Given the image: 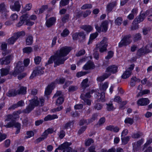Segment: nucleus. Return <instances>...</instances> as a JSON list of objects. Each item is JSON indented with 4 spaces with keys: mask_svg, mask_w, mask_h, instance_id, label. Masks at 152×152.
Returning a JSON list of instances; mask_svg holds the SVG:
<instances>
[{
    "mask_svg": "<svg viewBox=\"0 0 152 152\" xmlns=\"http://www.w3.org/2000/svg\"><path fill=\"white\" fill-rule=\"evenodd\" d=\"M69 47L64 46L60 48V50L57 51L54 56H51L49 59L46 65L50 64L53 63H54L55 67L57 66L63 64L66 59L64 57L66 56L71 51Z\"/></svg>",
    "mask_w": 152,
    "mask_h": 152,
    "instance_id": "nucleus-1",
    "label": "nucleus"
},
{
    "mask_svg": "<svg viewBox=\"0 0 152 152\" xmlns=\"http://www.w3.org/2000/svg\"><path fill=\"white\" fill-rule=\"evenodd\" d=\"M29 101L30 103L23 111L25 113H29L33 110L35 107L42 106L44 105L45 100L42 98H40L38 100L37 97L35 96L34 99L29 100Z\"/></svg>",
    "mask_w": 152,
    "mask_h": 152,
    "instance_id": "nucleus-2",
    "label": "nucleus"
},
{
    "mask_svg": "<svg viewBox=\"0 0 152 152\" xmlns=\"http://www.w3.org/2000/svg\"><path fill=\"white\" fill-rule=\"evenodd\" d=\"M131 37L130 34L124 36L118 43V47L121 48L123 46H126L129 45L132 42V40L131 39Z\"/></svg>",
    "mask_w": 152,
    "mask_h": 152,
    "instance_id": "nucleus-3",
    "label": "nucleus"
},
{
    "mask_svg": "<svg viewBox=\"0 0 152 152\" xmlns=\"http://www.w3.org/2000/svg\"><path fill=\"white\" fill-rule=\"evenodd\" d=\"M107 40V38L104 37L100 43L96 45V48L99 49L100 53H103L107 50V47L108 45Z\"/></svg>",
    "mask_w": 152,
    "mask_h": 152,
    "instance_id": "nucleus-4",
    "label": "nucleus"
},
{
    "mask_svg": "<svg viewBox=\"0 0 152 152\" xmlns=\"http://www.w3.org/2000/svg\"><path fill=\"white\" fill-rule=\"evenodd\" d=\"M24 67L21 61L18 63L16 66L15 68L14 71L11 72L12 75L15 77L21 72L23 71Z\"/></svg>",
    "mask_w": 152,
    "mask_h": 152,
    "instance_id": "nucleus-5",
    "label": "nucleus"
},
{
    "mask_svg": "<svg viewBox=\"0 0 152 152\" xmlns=\"http://www.w3.org/2000/svg\"><path fill=\"white\" fill-rule=\"evenodd\" d=\"M80 97L81 99L84 101L85 103L86 104L88 105H91V101L88 99L91 97L90 93L88 92L86 93L85 94H82Z\"/></svg>",
    "mask_w": 152,
    "mask_h": 152,
    "instance_id": "nucleus-6",
    "label": "nucleus"
},
{
    "mask_svg": "<svg viewBox=\"0 0 152 152\" xmlns=\"http://www.w3.org/2000/svg\"><path fill=\"white\" fill-rule=\"evenodd\" d=\"M145 17V12L142 13L141 12L140 15L134 20L133 22L135 24L139 23L143 21Z\"/></svg>",
    "mask_w": 152,
    "mask_h": 152,
    "instance_id": "nucleus-7",
    "label": "nucleus"
},
{
    "mask_svg": "<svg viewBox=\"0 0 152 152\" xmlns=\"http://www.w3.org/2000/svg\"><path fill=\"white\" fill-rule=\"evenodd\" d=\"M12 57V54H10L8 56L4 57L0 59V64L1 65H7L10 62L11 59Z\"/></svg>",
    "mask_w": 152,
    "mask_h": 152,
    "instance_id": "nucleus-8",
    "label": "nucleus"
},
{
    "mask_svg": "<svg viewBox=\"0 0 152 152\" xmlns=\"http://www.w3.org/2000/svg\"><path fill=\"white\" fill-rule=\"evenodd\" d=\"M150 103V100L146 98H142L139 99L137 102L138 106H144L148 105Z\"/></svg>",
    "mask_w": 152,
    "mask_h": 152,
    "instance_id": "nucleus-9",
    "label": "nucleus"
},
{
    "mask_svg": "<svg viewBox=\"0 0 152 152\" xmlns=\"http://www.w3.org/2000/svg\"><path fill=\"white\" fill-rule=\"evenodd\" d=\"M44 73V71L41 67H37L33 71V73L30 77V79L38 75L43 74Z\"/></svg>",
    "mask_w": 152,
    "mask_h": 152,
    "instance_id": "nucleus-10",
    "label": "nucleus"
},
{
    "mask_svg": "<svg viewBox=\"0 0 152 152\" xmlns=\"http://www.w3.org/2000/svg\"><path fill=\"white\" fill-rule=\"evenodd\" d=\"M64 145L63 146V152H77L76 150L73 149L69 147L71 143L67 142L64 143Z\"/></svg>",
    "mask_w": 152,
    "mask_h": 152,
    "instance_id": "nucleus-11",
    "label": "nucleus"
},
{
    "mask_svg": "<svg viewBox=\"0 0 152 152\" xmlns=\"http://www.w3.org/2000/svg\"><path fill=\"white\" fill-rule=\"evenodd\" d=\"M118 67L115 65L109 66L106 69L105 72L111 74H115L118 72Z\"/></svg>",
    "mask_w": 152,
    "mask_h": 152,
    "instance_id": "nucleus-12",
    "label": "nucleus"
},
{
    "mask_svg": "<svg viewBox=\"0 0 152 152\" xmlns=\"http://www.w3.org/2000/svg\"><path fill=\"white\" fill-rule=\"evenodd\" d=\"M56 18L55 17H52L47 19L46 22L45 24L46 26L48 27H50L54 25L56 23Z\"/></svg>",
    "mask_w": 152,
    "mask_h": 152,
    "instance_id": "nucleus-13",
    "label": "nucleus"
},
{
    "mask_svg": "<svg viewBox=\"0 0 152 152\" xmlns=\"http://www.w3.org/2000/svg\"><path fill=\"white\" fill-rule=\"evenodd\" d=\"M96 97L97 99L98 102L101 101L102 102H104L105 100V94L104 92L101 93L97 92L96 94Z\"/></svg>",
    "mask_w": 152,
    "mask_h": 152,
    "instance_id": "nucleus-14",
    "label": "nucleus"
},
{
    "mask_svg": "<svg viewBox=\"0 0 152 152\" xmlns=\"http://www.w3.org/2000/svg\"><path fill=\"white\" fill-rule=\"evenodd\" d=\"M116 5L117 3L115 1L109 3L106 6V11L107 12L109 13L111 12L112 10L116 6Z\"/></svg>",
    "mask_w": 152,
    "mask_h": 152,
    "instance_id": "nucleus-15",
    "label": "nucleus"
},
{
    "mask_svg": "<svg viewBox=\"0 0 152 152\" xmlns=\"http://www.w3.org/2000/svg\"><path fill=\"white\" fill-rule=\"evenodd\" d=\"M110 75L111 74L110 73H104L102 76L98 77L97 78L96 80L98 82H101L104 81L105 79L108 78Z\"/></svg>",
    "mask_w": 152,
    "mask_h": 152,
    "instance_id": "nucleus-16",
    "label": "nucleus"
},
{
    "mask_svg": "<svg viewBox=\"0 0 152 152\" xmlns=\"http://www.w3.org/2000/svg\"><path fill=\"white\" fill-rule=\"evenodd\" d=\"M10 9L13 11H17L18 12L20 10V5L18 1L15 2L14 5H10Z\"/></svg>",
    "mask_w": 152,
    "mask_h": 152,
    "instance_id": "nucleus-17",
    "label": "nucleus"
},
{
    "mask_svg": "<svg viewBox=\"0 0 152 152\" xmlns=\"http://www.w3.org/2000/svg\"><path fill=\"white\" fill-rule=\"evenodd\" d=\"M94 65L93 62L91 61H88L83 66L84 69L88 70L91 69H93L94 68Z\"/></svg>",
    "mask_w": 152,
    "mask_h": 152,
    "instance_id": "nucleus-18",
    "label": "nucleus"
},
{
    "mask_svg": "<svg viewBox=\"0 0 152 152\" xmlns=\"http://www.w3.org/2000/svg\"><path fill=\"white\" fill-rule=\"evenodd\" d=\"M109 23L107 20L103 21L101 25L102 29V32H105L107 30Z\"/></svg>",
    "mask_w": 152,
    "mask_h": 152,
    "instance_id": "nucleus-19",
    "label": "nucleus"
},
{
    "mask_svg": "<svg viewBox=\"0 0 152 152\" xmlns=\"http://www.w3.org/2000/svg\"><path fill=\"white\" fill-rule=\"evenodd\" d=\"M54 84L53 83L48 85L45 89V94L46 95H50L52 92V90L53 89V87Z\"/></svg>",
    "mask_w": 152,
    "mask_h": 152,
    "instance_id": "nucleus-20",
    "label": "nucleus"
},
{
    "mask_svg": "<svg viewBox=\"0 0 152 152\" xmlns=\"http://www.w3.org/2000/svg\"><path fill=\"white\" fill-rule=\"evenodd\" d=\"M57 118H58V116L56 115H48L45 117L44 120L45 121H47Z\"/></svg>",
    "mask_w": 152,
    "mask_h": 152,
    "instance_id": "nucleus-21",
    "label": "nucleus"
},
{
    "mask_svg": "<svg viewBox=\"0 0 152 152\" xmlns=\"http://www.w3.org/2000/svg\"><path fill=\"white\" fill-rule=\"evenodd\" d=\"M88 82V79L86 78L83 80L81 83L80 84L81 87L83 89H85L87 87L89 86Z\"/></svg>",
    "mask_w": 152,
    "mask_h": 152,
    "instance_id": "nucleus-22",
    "label": "nucleus"
},
{
    "mask_svg": "<svg viewBox=\"0 0 152 152\" xmlns=\"http://www.w3.org/2000/svg\"><path fill=\"white\" fill-rule=\"evenodd\" d=\"M27 88L26 87L22 86L17 91V94H25L26 93Z\"/></svg>",
    "mask_w": 152,
    "mask_h": 152,
    "instance_id": "nucleus-23",
    "label": "nucleus"
},
{
    "mask_svg": "<svg viewBox=\"0 0 152 152\" xmlns=\"http://www.w3.org/2000/svg\"><path fill=\"white\" fill-rule=\"evenodd\" d=\"M140 80V79L137 78L135 77H133L131 78L130 82V86L132 87L134 86L135 85L136 82H139Z\"/></svg>",
    "mask_w": 152,
    "mask_h": 152,
    "instance_id": "nucleus-24",
    "label": "nucleus"
},
{
    "mask_svg": "<svg viewBox=\"0 0 152 152\" xmlns=\"http://www.w3.org/2000/svg\"><path fill=\"white\" fill-rule=\"evenodd\" d=\"M7 9V6L4 2L0 4V12L3 13L4 12H8Z\"/></svg>",
    "mask_w": 152,
    "mask_h": 152,
    "instance_id": "nucleus-25",
    "label": "nucleus"
},
{
    "mask_svg": "<svg viewBox=\"0 0 152 152\" xmlns=\"http://www.w3.org/2000/svg\"><path fill=\"white\" fill-rule=\"evenodd\" d=\"M7 96L9 97L14 96L17 95V91L15 89L10 90L7 94Z\"/></svg>",
    "mask_w": 152,
    "mask_h": 152,
    "instance_id": "nucleus-26",
    "label": "nucleus"
},
{
    "mask_svg": "<svg viewBox=\"0 0 152 152\" xmlns=\"http://www.w3.org/2000/svg\"><path fill=\"white\" fill-rule=\"evenodd\" d=\"M146 17L149 15L148 17V20L149 21H152V8L145 11Z\"/></svg>",
    "mask_w": 152,
    "mask_h": 152,
    "instance_id": "nucleus-27",
    "label": "nucleus"
},
{
    "mask_svg": "<svg viewBox=\"0 0 152 152\" xmlns=\"http://www.w3.org/2000/svg\"><path fill=\"white\" fill-rule=\"evenodd\" d=\"M98 35V34L96 32L91 34L90 35V38L88 42V44L89 45L90 43H91L92 42V40L96 38Z\"/></svg>",
    "mask_w": 152,
    "mask_h": 152,
    "instance_id": "nucleus-28",
    "label": "nucleus"
},
{
    "mask_svg": "<svg viewBox=\"0 0 152 152\" xmlns=\"http://www.w3.org/2000/svg\"><path fill=\"white\" fill-rule=\"evenodd\" d=\"M142 39V36L140 33H137L134 35L133 36V39L134 42H136Z\"/></svg>",
    "mask_w": 152,
    "mask_h": 152,
    "instance_id": "nucleus-29",
    "label": "nucleus"
},
{
    "mask_svg": "<svg viewBox=\"0 0 152 152\" xmlns=\"http://www.w3.org/2000/svg\"><path fill=\"white\" fill-rule=\"evenodd\" d=\"M14 36L15 37L18 39L19 38L24 36L25 35V33L24 31H19L14 34Z\"/></svg>",
    "mask_w": 152,
    "mask_h": 152,
    "instance_id": "nucleus-30",
    "label": "nucleus"
},
{
    "mask_svg": "<svg viewBox=\"0 0 152 152\" xmlns=\"http://www.w3.org/2000/svg\"><path fill=\"white\" fill-rule=\"evenodd\" d=\"M26 43L27 45H31L33 43V37L32 36L29 35L26 39Z\"/></svg>",
    "mask_w": 152,
    "mask_h": 152,
    "instance_id": "nucleus-31",
    "label": "nucleus"
},
{
    "mask_svg": "<svg viewBox=\"0 0 152 152\" xmlns=\"http://www.w3.org/2000/svg\"><path fill=\"white\" fill-rule=\"evenodd\" d=\"M109 83L107 82H106L102 83L101 85L99 87V89L102 91H105L108 87Z\"/></svg>",
    "mask_w": 152,
    "mask_h": 152,
    "instance_id": "nucleus-32",
    "label": "nucleus"
},
{
    "mask_svg": "<svg viewBox=\"0 0 152 152\" xmlns=\"http://www.w3.org/2000/svg\"><path fill=\"white\" fill-rule=\"evenodd\" d=\"M81 28L88 32H90L93 29L92 27L89 25H83Z\"/></svg>",
    "mask_w": 152,
    "mask_h": 152,
    "instance_id": "nucleus-33",
    "label": "nucleus"
},
{
    "mask_svg": "<svg viewBox=\"0 0 152 152\" xmlns=\"http://www.w3.org/2000/svg\"><path fill=\"white\" fill-rule=\"evenodd\" d=\"M10 71L9 68H3L1 69V76L7 75L9 73Z\"/></svg>",
    "mask_w": 152,
    "mask_h": 152,
    "instance_id": "nucleus-34",
    "label": "nucleus"
},
{
    "mask_svg": "<svg viewBox=\"0 0 152 152\" xmlns=\"http://www.w3.org/2000/svg\"><path fill=\"white\" fill-rule=\"evenodd\" d=\"M17 39V38L14 36L10 38L7 40V42L10 45L13 44Z\"/></svg>",
    "mask_w": 152,
    "mask_h": 152,
    "instance_id": "nucleus-35",
    "label": "nucleus"
},
{
    "mask_svg": "<svg viewBox=\"0 0 152 152\" xmlns=\"http://www.w3.org/2000/svg\"><path fill=\"white\" fill-rule=\"evenodd\" d=\"M149 52H147L145 50L142 48H140L137 51V55L139 56L143 55V54L148 53Z\"/></svg>",
    "mask_w": 152,
    "mask_h": 152,
    "instance_id": "nucleus-36",
    "label": "nucleus"
},
{
    "mask_svg": "<svg viewBox=\"0 0 152 152\" xmlns=\"http://www.w3.org/2000/svg\"><path fill=\"white\" fill-rule=\"evenodd\" d=\"M131 74L130 72L126 70L122 75L121 77L123 79L127 78L130 76Z\"/></svg>",
    "mask_w": 152,
    "mask_h": 152,
    "instance_id": "nucleus-37",
    "label": "nucleus"
},
{
    "mask_svg": "<svg viewBox=\"0 0 152 152\" xmlns=\"http://www.w3.org/2000/svg\"><path fill=\"white\" fill-rule=\"evenodd\" d=\"M74 121H69L65 124L64 126V129H67L71 125H73L74 123Z\"/></svg>",
    "mask_w": 152,
    "mask_h": 152,
    "instance_id": "nucleus-38",
    "label": "nucleus"
},
{
    "mask_svg": "<svg viewBox=\"0 0 152 152\" xmlns=\"http://www.w3.org/2000/svg\"><path fill=\"white\" fill-rule=\"evenodd\" d=\"M32 50V48L30 47H26L23 49V53L28 54H29L31 52Z\"/></svg>",
    "mask_w": 152,
    "mask_h": 152,
    "instance_id": "nucleus-39",
    "label": "nucleus"
},
{
    "mask_svg": "<svg viewBox=\"0 0 152 152\" xmlns=\"http://www.w3.org/2000/svg\"><path fill=\"white\" fill-rule=\"evenodd\" d=\"M32 7V4H28L26 5L25 8L23 10H22L21 12L23 13L26 11L29 10Z\"/></svg>",
    "mask_w": 152,
    "mask_h": 152,
    "instance_id": "nucleus-40",
    "label": "nucleus"
},
{
    "mask_svg": "<svg viewBox=\"0 0 152 152\" xmlns=\"http://www.w3.org/2000/svg\"><path fill=\"white\" fill-rule=\"evenodd\" d=\"M130 137L127 136L126 137H121V140L123 143L124 145L126 144L129 141Z\"/></svg>",
    "mask_w": 152,
    "mask_h": 152,
    "instance_id": "nucleus-41",
    "label": "nucleus"
},
{
    "mask_svg": "<svg viewBox=\"0 0 152 152\" xmlns=\"http://www.w3.org/2000/svg\"><path fill=\"white\" fill-rule=\"evenodd\" d=\"M69 14H66L64 15L61 18V21L64 23H66L68 20L69 19Z\"/></svg>",
    "mask_w": 152,
    "mask_h": 152,
    "instance_id": "nucleus-42",
    "label": "nucleus"
},
{
    "mask_svg": "<svg viewBox=\"0 0 152 152\" xmlns=\"http://www.w3.org/2000/svg\"><path fill=\"white\" fill-rule=\"evenodd\" d=\"M105 121V119L104 117L100 118L98 124L96 125L97 126H100L103 124Z\"/></svg>",
    "mask_w": 152,
    "mask_h": 152,
    "instance_id": "nucleus-43",
    "label": "nucleus"
},
{
    "mask_svg": "<svg viewBox=\"0 0 152 152\" xmlns=\"http://www.w3.org/2000/svg\"><path fill=\"white\" fill-rule=\"evenodd\" d=\"M64 102V98L62 97H60L56 100V105L61 104Z\"/></svg>",
    "mask_w": 152,
    "mask_h": 152,
    "instance_id": "nucleus-44",
    "label": "nucleus"
},
{
    "mask_svg": "<svg viewBox=\"0 0 152 152\" xmlns=\"http://www.w3.org/2000/svg\"><path fill=\"white\" fill-rule=\"evenodd\" d=\"M69 31L67 29H64L63 32L61 34V36L63 37H65L67 36L69 34Z\"/></svg>",
    "mask_w": 152,
    "mask_h": 152,
    "instance_id": "nucleus-45",
    "label": "nucleus"
},
{
    "mask_svg": "<svg viewBox=\"0 0 152 152\" xmlns=\"http://www.w3.org/2000/svg\"><path fill=\"white\" fill-rule=\"evenodd\" d=\"M123 19L121 17H118L115 20V23L116 25L119 26L122 23Z\"/></svg>",
    "mask_w": 152,
    "mask_h": 152,
    "instance_id": "nucleus-46",
    "label": "nucleus"
},
{
    "mask_svg": "<svg viewBox=\"0 0 152 152\" xmlns=\"http://www.w3.org/2000/svg\"><path fill=\"white\" fill-rule=\"evenodd\" d=\"M69 0H61L60 2L61 6H64L68 4Z\"/></svg>",
    "mask_w": 152,
    "mask_h": 152,
    "instance_id": "nucleus-47",
    "label": "nucleus"
},
{
    "mask_svg": "<svg viewBox=\"0 0 152 152\" xmlns=\"http://www.w3.org/2000/svg\"><path fill=\"white\" fill-rule=\"evenodd\" d=\"M94 142V141L92 139L89 138L86 141L85 145L86 146H89L91 143H93Z\"/></svg>",
    "mask_w": 152,
    "mask_h": 152,
    "instance_id": "nucleus-48",
    "label": "nucleus"
},
{
    "mask_svg": "<svg viewBox=\"0 0 152 152\" xmlns=\"http://www.w3.org/2000/svg\"><path fill=\"white\" fill-rule=\"evenodd\" d=\"M124 122L126 124H132L133 122V119L129 118H127L124 121Z\"/></svg>",
    "mask_w": 152,
    "mask_h": 152,
    "instance_id": "nucleus-49",
    "label": "nucleus"
},
{
    "mask_svg": "<svg viewBox=\"0 0 152 152\" xmlns=\"http://www.w3.org/2000/svg\"><path fill=\"white\" fill-rule=\"evenodd\" d=\"M89 122L88 120H85L83 119L81 120L80 121L79 125L80 126H82L84 124L88 125L89 124Z\"/></svg>",
    "mask_w": 152,
    "mask_h": 152,
    "instance_id": "nucleus-50",
    "label": "nucleus"
},
{
    "mask_svg": "<svg viewBox=\"0 0 152 152\" xmlns=\"http://www.w3.org/2000/svg\"><path fill=\"white\" fill-rule=\"evenodd\" d=\"M92 7L91 4H84L81 8L82 10H85L87 9H90Z\"/></svg>",
    "mask_w": 152,
    "mask_h": 152,
    "instance_id": "nucleus-51",
    "label": "nucleus"
},
{
    "mask_svg": "<svg viewBox=\"0 0 152 152\" xmlns=\"http://www.w3.org/2000/svg\"><path fill=\"white\" fill-rule=\"evenodd\" d=\"M150 93V91L149 90L146 89L138 93L139 96H142L144 95L149 94Z\"/></svg>",
    "mask_w": 152,
    "mask_h": 152,
    "instance_id": "nucleus-52",
    "label": "nucleus"
},
{
    "mask_svg": "<svg viewBox=\"0 0 152 152\" xmlns=\"http://www.w3.org/2000/svg\"><path fill=\"white\" fill-rule=\"evenodd\" d=\"M97 116L98 115L97 114H93L91 118L90 119H88L89 123L95 121V119L97 118Z\"/></svg>",
    "mask_w": 152,
    "mask_h": 152,
    "instance_id": "nucleus-53",
    "label": "nucleus"
},
{
    "mask_svg": "<svg viewBox=\"0 0 152 152\" xmlns=\"http://www.w3.org/2000/svg\"><path fill=\"white\" fill-rule=\"evenodd\" d=\"M77 88V86H71L69 87L68 91L69 92H73L76 91Z\"/></svg>",
    "mask_w": 152,
    "mask_h": 152,
    "instance_id": "nucleus-54",
    "label": "nucleus"
},
{
    "mask_svg": "<svg viewBox=\"0 0 152 152\" xmlns=\"http://www.w3.org/2000/svg\"><path fill=\"white\" fill-rule=\"evenodd\" d=\"M48 8V6L47 5L42 6L41 8L39 9L38 14H41L43 13L44 11L47 9Z\"/></svg>",
    "mask_w": 152,
    "mask_h": 152,
    "instance_id": "nucleus-55",
    "label": "nucleus"
},
{
    "mask_svg": "<svg viewBox=\"0 0 152 152\" xmlns=\"http://www.w3.org/2000/svg\"><path fill=\"white\" fill-rule=\"evenodd\" d=\"M151 30V28L149 27H145L142 29L143 34L144 35L148 34V32Z\"/></svg>",
    "mask_w": 152,
    "mask_h": 152,
    "instance_id": "nucleus-56",
    "label": "nucleus"
},
{
    "mask_svg": "<svg viewBox=\"0 0 152 152\" xmlns=\"http://www.w3.org/2000/svg\"><path fill=\"white\" fill-rule=\"evenodd\" d=\"M107 110L110 111L114 109L113 104L112 103L107 104Z\"/></svg>",
    "mask_w": 152,
    "mask_h": 152,
    "instance_id": "nucleus-57",
    "label": "nucleus"
},
{
    "mask_svg": "<svg viewBox=\"0 0 152 152\" xmlns=\"http://www.w3.org/2000/svg\"><path fill=\"white\" fill-rule=\"evenodd\" d=\"M28 16L29 15L27 14L23 15L20 17V20H22V21L24 22L26 21V20H27V19L28 18Z\"/></svg>",
    "mask_w": 152,
    "mask_h": 152,
    "instance_id": "nucleus-58",
    "label": "nucleus"
},
{
    "mask_svg": "<svg viewBox=\"0 0 152 152\" xmlns=\"http://www.w3.org/2000/svg\"><path fill=\"white\" fill-rule=\"evenodd\" d=\"M34 60L35 64H39L41 60V58L40 57L37 56L35 58Z\"/></svg>",
    "mask_w": 152,
    "mask_h": 152,
    "instance_id": "nucleus-59",
    "label": "nucleus"
},
{
    "mask_svg": "<svg viewBox=\"0 0 152 152\" xmlns=\"http://www.w3.org/2000/svg\"><path fill=\"white\" fill-rule=\"evenodd\" d=\"M14 121H11L8 123L4 126L6 128H10L14 126Z\"/></svg>",
    "mask_w": 152,
    "mask_h": 152,
    "instance_id": "nucleus-60",
    "label": "nucleus"
},
{
    "mask_svg": "<svg viewBox=\"0 0 152 152\" xmlns=\"http://www.w3.org/2000/svg\"><path fill=\"white\" fill-rule=\"evenodd\" d=\"M26 134L28 135L26 137L27 138H29L34 136V133L32 131H28L27 132Z\"/></svg>",
    "mask_w": 152,
    "mask_h": 152,
    "instance_id": "nucleus-61",
    "label": "nucleus"
},
{
    "mask_svg": "<svg viewBox=\"0 0 152 152\" xmlns=\"http://www.w3.org/2000/svg\"><path fill=\"white\" fill-rule=\"evenodd\" d=\"M113 51H110L108 52L107 55L105 57V58L109 59L111 58L113 55Z\"/></svg>",
    "mask_w": 152,
    "mask_h": 152,
    "instance_id": "nucleus-62",
    "label": "nucleus"
},
{
    "mask_svg": "<svg viewBox=\"0 0 152 152\" xmlns=\"http://www.w3.org/2000/svg\"><path fill=\"white\" fill-rule=\"evenodd\" d=\"M85 53V50H82L78 51L76 54L75 55L77 56H80L84 55Z\"/></svg>",
    "mask_w": 152,
    "mask_h": 152,
    "instance_id": "nucleus-63",
    "label": "nucleus"
},
{
    "mask_svg": "<svg viewBox=\"0 0 152 152\" xmlns=\"http://www.w3.org/2000/svg\"><path fill=\"white\" fill-rule=\"evenodd\" d=\"M24 150V147L22 146H20L17 148V150L15 152H23Z\"/></svg>",
    "mask_w": 152,
    "mask_h": 152,
    "instance_id": "nucleus-64",
    "label": "nucleus"
}]
</instances>
